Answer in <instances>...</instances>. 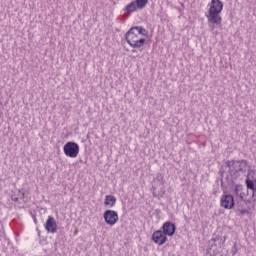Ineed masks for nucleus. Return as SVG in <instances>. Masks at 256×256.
Masks as SVG:
<instances>
[{
	"mask_svg": "<svg viewBox=\"0 0 256 256\" xmlns=\"http://www.w3.org/2000/svg\"><path fill=\"white\" fill-rule=\"evenodd\" d=\"M220 205L223 207V209H233V207H235V197L230 194L222 195Z\"/></svg>",
	"mask_w": 256,
	"mask_h": 256,
	"instance_id": "6",
	"label": "nucleus"
},
{
	"mask_svg": "<svg viewBox=\"0 0 256 256\" xmlns=\"http://www.w3.org/2000/svg\"><path fill=\"white\" fill-rule=\"evenodd\" d=\"M145 35H147V30L145 28L134 26L125 34V40L132 49H142L147 43Z\"/></svg>",
	"mask_w": 256,
	"mask_h": 256,
	"instance_id": "1",
	"label": "nucleus"
},
{
	"mask_svg": "<svg viewBox=\"0 0 256 256\" xmlns=\"http://www.w3.org/2000/svg\"><path fill=\"white\" fill-rule=\"evenodd\" d=\"M223 11V2L221 0H211L208 4V13L206 19L210 25H221L223 18L221 12Z\"/></svg>",
	"mask_w": 256,
	"mask_h": 256,
	"instance_id": "2",
	"label": "nucleus"
},
{
	"mask_svg": "<svg viewBox=\"0 0 256 256\" xmlns=\"http://www.w3.org/2000/svg\"><path fill=\"white\" fill-rule=\"evenodd\" d=\"M214 27L211 28V31H213Z\"/></svg>",
	"mask_w": 256,
	"mask_h": 256,
	"instance_id": "15",
	"label": "nucleus"
},
{
	"mask_svg": "<svg viewBox=\"0 0 256 256\" xmlns=\"http://www.w3.org/2000/svg\"><path fill=\"white\" fill-rule=\"evenodd\" d=\"M104 221L109 227H114L119 222V214L115 210H106L103 213Z\"/></svg>",
	"mask_w": 256,
	"mask_h": 256,
	"instance_id": "4",
	"label": "nucleus"
},
{
	"mask_svg": "<svg viewBox=\"0 0 256 256\" xmlns=\"http://www.w3.org/2000/svg\"><path fill=\"white\" fill-rule=\"evenodd\" d=\"M227 165L229 169H233L236 173H239V171H247V167H248L246 160H241V161L230 160L227 162Z\"/></svg>",
	"mask_w": 256,
	"mask_h": 256,
	"instance_id": "5",
	"label": "nucleus"
},
{
	"mask_svg": "<svg viewBox=\"0 0 256 256\" xmlns=\"http://www.w3.org/2000/svg\"><path fill=\"white\" fill-rule=\"evenodd\" d=\"M124 10L127 13H135V11L139 10V8H138L137 4L135 3V1H132L129 4L126 5Z\"/></svg>",
	"mask_w": 256,
	"mask_h": 256,
	"instance_id": "11",
	"label": "nucleus"
},
{
	"mask_svg": "<svg viewBox=\"0 0 256 256\" xmlns=\"http://www.w3.org/2000/svg\"><path fill=\"white\" fill-rule=\"evenodd\" d=\"M161 229L166 237H173L175 235V231H177L175 223H172L170 221L165 222L162 225Z\"/></svg>",
	"mask_w": 256,
	"mask_h": 256,
	"instance_id": "8",
	"label": "nucleus"
},
{
	"mask_svg": "<svg viewBox=\"0 0 256 256\" xmlns=\"http://www.w3.org/2000/svg\"><path fill=\"white\" fill-rule=\"evenodd\" d=\"M151 239H152L153 243H155L156 245H159V247H161V245H165V243H167V236L165 235V233L162 230L154 231Z\"/></svg>",
	"mask_w": 256,
	"mask_h": 256,
	"instance_id": "7",
	"label": "nucleus"
},
{
	"mask_svg": "<svg viewBox=\"0 0 256 256\" xmlns=\"http://www.w3.org/2000/svg\"><path fill=\"white\" fill-rule=\"evenodd\" d=\"M134 3H136V7H138V9H145L149 0H135Z\"/></svg>",
	"mask_w": 256,
	"mask_h": 256,
	"instance_id": "12",
	"label": "nucleus"
},
{
	"mask_svg": "<svg viewBox=\"0 0 256 256\" xmlns=\"http://www.w3.org/2000/svg\"><path fill=\"white\" fill-rule=\"evenodd\" d=\"M117 204V198L113 195H106L104 200V205L106 207L113 208Z\"/></svg>",
	"mask_w": 256,
	"mask_h": 256,
	"instance_id": "10",
	"label": "nucleus"
},
{
	"mask_svg": "<svg viewBox=\"0 0 256 256\" xmlns=\"http://www.w3.org/2000/svg\"><path fill=\"white\" fill-rule=\"evenodd\" d=\"M79 144L75 142H67L63 146V152L66 157H70V159H77L79 157Z\"/></svg>",
	"mask_w": 256,
	"mask_h": 256,
	"instance_id": "3",
	"label": "nucleus"
},
{
	"mask_svg": "<svg viewBox=\"0 0 256 256\" xmlns=\"http://www.w3.org/2000/svg\"><path fill=\"white\" fill-rule=\"evenodd\" d=\"M246 185L248 189H251V191H255V182L253 180H246Z\"/></svg>",
	"mask_w": 256,
	"mask_h": 256,
	"instance_id": "13",
	"label": "nucleus"
},
{
	"mask_svg": "<svg viewBox=\"0 0 256 256\" xmlns=\"http://www.w3.org/2000/svg\"><path fill=\"white\" fill-rule=\"evenodd\" d=\"M241 215H245V213H248L247 210H241L240 211Z\"/></svg>",
	"mask_w": 256,
	"mask_h": 256,
	"instance_id": "14",
	"label": "nucleus"
},
{
	"mask_svg": "<svg viewBox=\"0 0 256 256\" xmlns=\"http://www.w3.org/2000/svg\"><path fill=\"white\" fill-rule=\"evenodd\" d=\"M44 229L47 231V233H57V221H55L53 216H48L44 224Z\"/></svg>",
	"mask_w": 256,
	"mask_h": 256,
	"instance_id": "9",
	"label": "nucleus"
}]
</instances>
